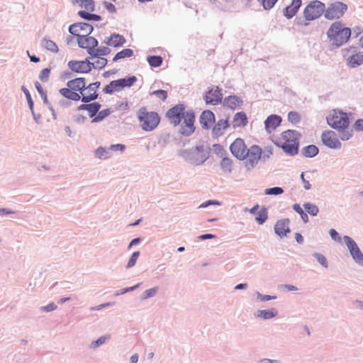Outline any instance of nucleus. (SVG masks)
<instances>
[{"mask_svg": "<svg viewBox=\"0 0 363 363\" xmlns=\"http://www.w3.org/2000/svg\"><path fill=\"white\" fill-rule=\"evenodd\" d=\"M67 65L72 71L77 73H89L91 70V62L88 59L82 61L71 60Z\"/></svg>", "mask_w": 363, "mask_h": 363, "instance_id": "14", "label": "nucleus"}, {"mask_svg": "<svg viewBox=\"0 0 363 363\" xmlns=\"http://www.w3.org/2000/svg\"><path fill=\"white\" fill-rule=\"evenodd\" d=\"M354 127L356 130H363V119H358L355 121Z\"/></svg>", "mask_w": 363, "mask_h": 363, "instance_id": "58", "label": "nucleus"}, {"mask_svg": "<svg viewBox=\"0 0 363 363\" xmlns=\"http://www.w3.org/2000/svg\"><path fill=\"white\" fill-rule=\"evenodd\" d=\"M137 116L141 128L147 132L155 130L160 122L157 113L148 111L145 108L139 109Z\"/></svg>", "mask_w": 363, "mask_h": 363, "instance_id": "4", "label": "nucleus"}, {"mask_svg": "<svg viewBox=\"0 0 363 363\" xmlns=\"http://www.w3.org/2000/svg\"><path fill=\"white\" fill-rule=\"evenodd\" d=\"M347 65L350 67H356L363 64V52H358L350 56L347 60Z\"/></svg>", "mask_w": 363, "mask_h": 363, "instance_id": "27", "label": "nucleus"}, {"mask_svg": "<svg viewBox=\"0 0 363 363\" xmlns=\"http://www.w3.org/2000/svg\"><path fill=\"white\" fill-rule=\"evenodd\" d=\"M157 291V287H154V288L150 289L148 290H146L145 291L144 298H147L151 296H153L154 295H155Z\"/></svg>", "mask_w": 363, "mask_h": 363, "instance_id": "54", "label": "nucleus"}, {"mask_svg": "<svg viewBox=\"0 0 363 363\" xmlns=\"http://www.w3.org/2000/svg\"><path fill=\"white\" fill-rule=\"evenodd\" d=\"M166 117L174 126L179 125L183 120L180 128V133L183 135L189 136L195 130L194 113L190 110L186 111L183 104H177L169 109L166 113Z\"/></svg>", "mask_w": 363, "mask_h": 363, "instance_id": "1", "label": "nucleus"}, {"mask_svg": "<svg viewBox=\"0 0 363 363\" xmlns=\"http://www.w3.org/2000/svg\"><path fill=\"white\" fill-rule=\"evenodd\" d=\"M210 204L220 205V203L218 202V201H206L205 203H203L200 206V207L201 208H205V207H207L208 206H209Z\"/></svg>", "mask_w": 363, "mask_h": 363, "instance_id": "61", "label": "nucleus"}, {"mask_svg": "<svg viewBox=\"0 0 363 363\" xmlns=\"http://www.w3.org/2000/svg\"><path fill=\"white\" fill-rule=\"evenodd\" d=\"M42 45L48 50L56 53L58 52V47L56 43L46 38H44L42 41Z\"/></svg>", "mask_w": 363, "mask_h": 363, "instance_id": "31", "label": "nucleus"}, {"mask_svg": "<svg viewBox=\"0 0 363 363\" xmlns=\"http://www.w3.org/2000/svg\"><path fill=\"white\" fill-rule=\"evenodd\" d=\"M22 89L26 96V99H27L28 103L30 106V108H32L33 106V102L32 101V99H31V96H30V94L28 90L26 88H25L24 86L22 87Z\"/></svg>", "mask_w": 363, "mask_h": 363, "instance_id": "55", "label": "nucleus"}, {"mask_svg": "<svg viewBox=\"0 0 363 363\" xmlns=\"http://www.w3.org/2000/svg\"><path fill=\"white\" fill-rule=\"evenodd\" d=\"M75 2L82 8H84L89 11H94V2L93 0H75Z\"/></svg>", "mask_w": 363, "mask_h": 363, "instance_id": "35", "label": "nucleus"}, {"mask_svg": "<svg viewBox=\"0 0 363 363\" xmlns=\"http://www.w3.org/2000/svg\"><path fill=\"white\" fill-rule=\"evenodd\" d=\"M327 122L334 129L340 130L346 129L350 125V118L347 113L333 110L327 118Z\"/></svg>", "mask_w": 363, "mask_h": 363, "instance_id": "5", "label": "nucleus"}, {"mask_svg": "<svg viewBox=\"0 0 363 363\" xmlns=\"http://www.w3.org/2000/svg\"><path fill=\"white\" fill-rule=\"evenodd\" d=\"M86 82L85 79L83 77L76 78L72 80H69L67 83V86L72 89L74 90L76 92L79 91V94H81V92L83 91L84 88H85Z\"/></svg>", "mask_w": 363, "mask_h": 363, "instance_id": "22", "label": "nucleus"}, {"mask_svg": "<svg viewBox=\"0 0 363 363\" xmlns=\"http://www.w3.org/2000/svg\"><path fill=\"white\" fill-rule=\"evenodd\" d=\"M140 255V252L139 251H137V252H134L131 256V257L130 258L128 262V264H127V268H130L132 267H133L135 263H136V261Z\"/></svg>", "mask_w": 363, "mask_h": 363, "instance_id": "49", "label": "nucleus"}, {"mask_svg": "<svg viewBox=\"0 0 363 363\" xmlns=\"http://www.w3.org/2000/svg\"><path fill=\"white\" fill-rule=\"evenodd\" d=\"M330 235L334 240H340V237L339 236L337 232L334 229H330L329 231Z\"/></svg>", "mask_w": 363, "mask_h": 363, "instance_id": "59", "label": "nucleus"}, {"mask_svg": "<svg viewBox=\"0 0 363 363\" xmlns=\"http://www.w3.org/2000/svg\"><path fill=\"white\" fill-rule=\"evenodd\" d=\"M248 121L247 116L243 112L237 113L233 121V128L243 127L247 125Z\"/></svg>", "mask_w": 363, "mask_h": 363, "instance_id": "26", "label": "nucleus"}, {"mask_svg": "<svg viewBox=\"0 0 363 363\" xmlns=\"http://www.w3.org/2000/svg\"><path fill=\"white\" fill-rule=\"evenodd\" d=\"M301 134L294 130L283 131L274 143L281 147L289 155H295L298 153Z\"/></svg>", "mask_w": 363, "mask_h": 363, "instance_id": "2", "label": "nucleus"}, {"mask_svg": "<svg viewBox=\"0 0 363 363\" xmlns=\"http://www.w3.org/2000/svg\"><path fill=\"white\" fill-rule=\"evenodd\" d=\"M267 219V211L265 208H262L257 213L255 220L259 224H262Z\"/></svg>", "mask_w": 363, "mask_h": 363, "instance_id": "38", "label": "nucleus"}, {"mask_svg": "<svg viewBox=\"0 0 363 363\" xmlns=\"http://www.w3.org/2000/svg\"><path fill=\"white\" fill-rule=\"evenodd\" d=\"M93 26L86 23H76L69 27V31L77 39L89 35L93 31Z\"/></svg>", "mask_w": 363, "mask_h": 363, "instance_id": "10", "label": "nucleus"}, {"mask_svg": "<svg viewBox=\"0 0 363 363\" xmlns=\"http://www.w3.org/2000/svg\"><path fill=\"white\" fill-rule=\"evenodd\" d=\"M325 6L320 1H311L304 9L303 15L306 20L313 21L319 18L325 12Z\"/></svg>", "mask_w": 363, "mask_h": 363, "instance_id": "7", "label": "nucleus"}, {"mask_svg": "<svg viewBox=\"0 0 363 363\" xmlns=\"http://www.w3.org/2000/svg\"><path fill=\"white\" fill-rule=\"evenodd\" d=\"M233 161L229 157H223L220 161V167L225 173H230L233 170Z\"/></svg>", "mask_w": 363, "mask_h": 363, "instance_id": "29", "label": "nucleus"}, {"mask_svg": "<svg viewBox=\"0 0 363 363\" xmlns=\"http://www.w3.org/2000/svg\"><path fill=\"white\" fill-rule=\"evenodd\" d=\"M295 238L298 243L301 244L303 241V238L302 235L300 233H296L295 234Z\"/></svg>", "mask_w": 363, "mask_h": 363, "instance_id": "64", "label": "nucleus"}, {"mask_svg": "<svg viewBox=\"0 0 363 363\" xmlns=\"http://www.w3.org/2000/svg\"><path fill=\"white\" fill-rule=\"evenodd\" d=\"M229 127V123L226 119L219 120L213 126L212 133L216 137H220L223 135L225 130Z\"/></svg>", "mask_w": 363, "mask_h": 363, "instance_id": "24", "label": "nucleus"}, {"mask_svg": "<svg viewBox=\"0 0 363 363\" xmlns=\"http://www.w3.org/2000/svg\"><path fill=\"white\" fill-rule=\"evenodd\" d=\"M288 121L291 123H298L301 121V116L298 112L290 111L287 116Z\"/></svg>", "mask_w": 363, "mask_h": 363, "instance_id": "44", "label": "nucleus"}, {"mask_svg": "<svg viewBox=\"0 0 363 363\" xmlns=\"http://www.w3.org/2000/svg\"><path fill=\"white\" fill-rule=\"evenodd\" d=\"M111 50L108 47H100L98 48H94V53H92L91 57H98V56H104L107 55L110 53Z\"/></svg>", "mask_w": 363, "mask_h": 363, "instance_id": "40", "label": "nucleus"}, {"mask_svg": "<svg viewBox=\"0 0 363 363\" xmlns=\"http://www.w3.org/2000/svg\"><path fill=\"white\" fill-rule=\"evenodd\" d=\"M199 121L203 128L209 129L215 122V116L211 111H203L200 116Z\"/></svg>", "mask_w": 363, "mask_h": 363, "instance_id": "19", "label": "nucleus"}, {"mask_svg": "<svg viewBox=\"0 0 363 363\" xmlns=\"http://www.w3.org/2000/svg\"><path fill=\"white\" fill-rule=\"evenodd\" d=\"M223 94L218 86L209 89L204 96V101L207 104L217 105L221 102Z\"/></svg>", "mask_w": 363, "mask_h": 363, "instance_id": "15", "label": "nucleus"}, {"mask_svg": "<svg viewBox=\"0 0 363 363\" xmlns=\"http://www.w3.org/2000/svg\"><path fill=\"white\" fill-rule=\"evenodd\" d=\"M321 139L323 144L330 148L338 149L341 147V143L336 133L333 130L324 131L321 135Z\"/></svg>", "mask_w": 363, "mask_h": 363, "instance_id": "12", "label": "nucleus"}, {"mask_svg": "<svg viewBox=\"0 0 363 363\" xmlns=\"http://www.w3.org/2000/svg\"><path fill=\"white\" fill-rule=\"evenodd\" d=\"M301 0H293L289 6H287L284 10V15L287 18H291L296 15L300 6Z\"/></svg>", "mask_w": 363, "mask_h": 363, "instance_id": "21", "label": "nucleus"}, {"mask_svg": "<svg viewBox=\"0 0 363 363\" xmlns=\"http://www.w3.org/2000/svg\"><path fill=\"white\" fill-rule=\"evenodd\" d=\"M79 47L86 50L87 52L91 55L94 53V50L98 45L97 40L91 36L87 35L77 39Z\"/></svg>", "mask_w": 363, "mask_h": 363, "instance_id": "16", "label": "nucleus"}, {"mask_svg": "<svg viewBox=\"0 0 363 363\" xmlns=\"http://www.w3.org/2000/svg\"><path fill=\"white\" fill-rule=\"evenodd\" d=\"M93 57L94 60L91 62V67H93L94 69H102L106 65L107 60L106 58L100 56Z\"/></svg>", "mask_w": 363, "mask_h": 363, "instance_id": "32", "label": "nucleus"}, {"mask_svg": "<svg viewBox=\"0 0 363 363\" xmlns=\"http://www.w3.org/2000/svg\"><path fill=\"white\" fill-rule=\"evenodd\" d=\"M262 149L257 145H252L248 149L247 165L252 167L257 164L261 157Z\"/></svg>", "mask_w": 363, "mask_h": 363, "instance_id": "17", "label": "nucleus"}, {"mask_svg": "<svg viewBox=\"0 0 363 363\" xmlns=\"http://www.w3.org/2000/svg\"><path fill=\"white\" fill-rule=\"evenodd\" d=\"M293 209L301 216V219L303 220V221L304 223L308 222V215L303 211V210L302 209V208L301 207V206L299 204H298V203L294 204Z\"/></svg>", "mask_w": 363, "mask_h": 363, "instance_id": "43", "label": "nucleus"}, {"mask_svg": "<svg viewBox=\"0 0 363 363\" xmlns=\"http://www.w3.org/2000/svg\"><path fill=\"white\" fill-rule=\"evenodd\" d=\"M125 43V40L123 35L119 34H113L111 35L107 43L113 47H118L123 45Z\"/></svg>", "mask_w": 363, "mask_h": 363, "instance_id": "28", "label": "nucleus"}, {"mask_svg": "<svg viewBox=\"0 0 363 363\" xmlns=\"http://www.w3.org/2000/svg\"><path fill=\"white\" fill-rule=\"evenodd\" d=\"M289 225V220L287 218L278 220L274 225L275 233L280 237L286 236L290 232Z\"/></svg>", "mask_w": 363, "mask_h": 363, "instance_id": "20", "label": "nucleus"}, {"mask_svg": "<svg viewBox=\"0 0 363 363\" xmlns=\"http://www.w3.org/2000/svg\"><path fill=\"white\" fill-rule=\"evenodd\" d=\"M315 257H316L317 260L318 261V262L322 265L324 267L327 268L328 267V263H327V259H326V257L321 255V254H318L316 253L315 255Z\"/></svg>", "mask_w": 363, "mask_h": 363, "instance_id": "52", "label": "nucleus"}, {"mask_svg": "<svg viewBox=\"0 0 363 363\" xmlns=\"http://www.w3.org/2000/svg\"><path fill=\"white\" fill-rule=\"evenodd\" d=\"M283 192L284 190L281 187H273L265 190V194L267 195H279Z\"/></svg>", "mask_w": 363, "mask_h": 363, "instance_id": "48", "label": "nucleus"}, {"mask_svg": "<svg viewBox=\"0 0 363 363\" xmlns=\"http://www.w3.org/2000/svg\"><path fill=\"white\" fill-rule=\"evenodd\" d=\"M277 314V311L275 309L272 310H260L258 311L257 316L264 319H269L274 318Z\"/></svg>", "mask_w": 363, "mask_h": 363, "instance_id": "36", "label": "nucleus"}, {"mask_svg": "<svg viewBox=\"0 0 363 363\" xmlns=\"http://www.w3.org/2000/svg\"><path fill=\"white\" fill-rule=\"evenodd\" d=\"M301 178L302 179V182L303 183V187L306 190H309L311 189V184L309 183V182L308 180H306L304 179V173L302 172L301 175Z\"/></svg>", "mask_w": 363, "mask_h": 363, "instance_id": "60", "label": "nucleus"}, {"mask_svg": "<svg viewBox=\"0 0 363 363\" xmlns=\"http://www.w3.org/2000/svg\"><path fill=\"white\" fill-rule=\"evenodd\" d=\"M225 102L231 108H235L239 101L236 96H228L225 99Z\"/></svg>", "mask_w": 363, "mask_h": 363, "instance_id": "45", "label": "nucleus"}, {"mask_svg": "<svg viewBox=\"0 0 363 363\" xmlns=\"http://www.w3.org/2000/svg\"><path fill=\"white\" fill-rule=\"evenodd\" d=\"M60 93L65 98L72 100V101H79L81 99V95L78 92H76L74 90L71 88H62L60 90Z\"/></svg>", "mask_w": 363, "mask_h": 363, "instance_id": "25", "label": "nucleus"}, {"mask_svg": "<svg viewBox=\"0 0 363 363\" xmlns=\"http://www.w3.org/2000/svg\"><path fill=\"white\" fill-rule=\"evenodd\" d=\"M137 79L135 76L120 79L118 80H114L110 82L108 84L105 86L103 89V91L105 94H111L115 92H118L123 90L125 87L131 86L135 82Z\"/></svg>", "mask_w": 363, "mask_h": 363, "instance_id": "6", "label": "nucleus"}, {"mask_svg": "<svg viewBox=\"0 0 363 363\" xmlns=\"http://www.w3.org/2000/svg\"><path fill=\"white\" fill-rule=\"evenodd\" d=\"M151 94L156 96L162 101H164L167 98V92L162 89L154 91Z\"/></svg>", "mask_w": 363, "mask_h": 363, "instance_id": "47", "label": "nucleus"}, {"mask_svg": "<svg viewBox=\"0 0 363 363\" xmlns=\"http://www.w3.org/2000/svg\"><path fill=\"white\" fill-rule=\"evenodd\" d=\"M352 135V131L345 130L341 133L340 138L342 140H348L351 138Z\"/></svg>", "mask_w": 363, "mask_h": 363, "instance_id": "57", "label": "nucleus"}, {"mask_svg": "<svg viewBox=\"0 0 363 363\" xmlns=\"http://www.w3.org/2000/svg\"><path fill=\"white\" fill-rule=\"evenodd\" d=\"M231 153L238 159L243 160L247 157L248 148L244 140L241 138H236L230 145Z\"/></svg>", "mask_w": 363, "mask_h": 363, "instance_id": "9", "label": "nucleus"}, {"mask_svg": "<svg viewBox=\"0 0 363 363\" xmlns=\"http://www.w3.org/2000/svg\"><path fill=\"white\" fill-rule=\"evenodd\" d=\"M113 111L111 108H106L102 111H99L97 115L92 118L91 123H98L104 120L106 117L108 116Z\"/></svg>", "mask_w": 363, "mask_h": 363, "instance_id": "33", "label": "nucleus"}, {"mask_svg": "<svg viewBox=\"0 0 363 363\" xmlns=\"http://www.w3.org/2000/svg\"><path fill=\"white\" fill-rule=\"evenodd\" d=\"M125 147L124 145L122 144H116V145H112L110 146V150L113 151H124Z\"/></svg>", "mask_w": 363, "mask_h": 363, "instance_id": "56", "label": "nucleus"}, {"mask_svg": "<svg viewBox=\"0 0 363 363\" xmlns=\"http://www.w3.org/2000/svg\"><path fill=\"white\" fill-rule=\"evenodd\" d=\"M78 15L86 20L99 21L101 20V16L96 14L89 13L85 11H79Z\"/></svg>", "mask_w": 363, "mask_h": 363, "instance_id": "37", "label": "nucleus"}, {"mask_svg": "<svg viewBox=\"0 0 363 363\" xmlns=\"http://www.w3.org/2000/svg\"><path fill=\"white\" fill-rule=\"evenodd\" d=\"M278 0H262V4L265 9H272Z\"/></svg>", "mask_w": 363, "mask_h": 363, "instance_id": "51", "label": "nucleus"}, {"mask_svg": "<svg viewBox=\"0 0 363 363\" xmlns=\"http://www.w3.org/2000/svg\"><path fill=\"white\" fill-rule=\"evenodd\" d=\"M147 61L151 67H157L162 63V58L160 56H150L147 58Z\"/></svg>", "mask_w": 363, "mask_h": 363, "instance_id": "42", "label": "nucleus"}, {"mask_svg": "<svg viewBox=\"0 0 363 363\" xmlns=\"http://www.w3.org/2000/svg\"><path fill=\"white\" fill-rule=\"evenodd\" d=\"M282 121L281 116L275 114L269 116L264 121L266 131L271 133L279 127Z\"/></svg>", "mask_w": 363, "mask_h": 363, "instance_id": "18", "label": "nucleus"}, {"mask_svg": "<svg viewBox=\"0 0 363 363\" xmlns=\"http://www.w3.org/2000/svg\"><path fill=\"white\" fill-rule=\"evenodd\" d=\"M110 339V335L102 336L96 341H93L91 344V347L95 348L104 344L107 340Z\"/></svg>", "mask_w": 363, "mask_h": 363, "instance_id": "46", "label": "nucleus"}, {"mask_svg": "<svg viewBox=\"0 0 363 363\" xmlns=\"http://www.w3.org/2000/svg\"><path fill=\"white\" fill-rule=\"evenodd\" d=\"M302 153L307 157H313L318 153V149L315 145H311L302 150Z\"/></svg>", "mask_w": 363, "mask_h": 363, "instance_id": "30", "label": "nucleus"}, {"mask_svg": "<svg viewBox=\"0 0 363 363\" xmlns=\"http://www.w3.org/2000/svg\"><path fill=\"white\" fill-rule=\"evenodd\" d=\"M56 308L57 306L54 303H50L49 305L44 307V309L48 312L54 311Z\"/></svg>", "mask_w": 363, "mask_h": 363, "instance_id": "62", "label": "nucleus"}, {"mask_svg": "<svg viewBox=\"0 0 363 363\" xmlns=\"http://www.w3.org/2000/svg\"><path fill=\"white\" fill-rule=\"evenodd\" d=\"M344 240L350 250L353 259L359 264H363V254L360 251L356 242L349 236H344Z\"/></svg>", "mask_w": 363, "mask_h": 363, "instance_id": "13", "label": "nucleus"}, {"mask_svg": "<svg viewBox=\"0 0 363 363\" xmlns=\"http://www.w3.org/2000/svg\"><path fill=\"white\" fill-rule=\"evenodd\" d=\"M303 207L307 211L308 213H309L311 216H316L318 213V208L311 203H306L303 204Z\"/></svg>", "mask_w": 363, "mask_h": 363, "instance_id": "41", "label": "nucleus"}, {"mask_svg": "<svg viewBox=\"0 0 363 363\" xmlns=\"http://www.w3.org/2000/svg\"><path fill=\"white\" fill-rule=\"evenodd\" d=\"M327 35L334 45L339 47L348 41L351 35L350 28H343L340 22L333 23L327 31Z\"/></svg>", "mask_w": 363, "mask_h": 363, "instance_id": "3", "label": "nucleus"}, {"mask_svg": "<svg viewBox=\"0 0 363 363\" xmlns=\"http://www.w3.org/2000/svg\"><path fill=\"white\" fill-rule=\"evenodd\" d=\"M216 236L212 234H204L199 236V238L201 240L211 239L214 238Z\"/></svg>", "mask_w": 363, "mask_h": 363, "instance_id": "63", "label": "nucleus"}, {"mask_svg": "<svg viewBox=\"0 0 363 363\" xmlns=\"http://www.w3.org/2000/svg\"><path fill=\"white\" fill-rule=\"evenodd\" d=\"M101 108V104L98 102H94L88 104H82L78 107L79 110H86L90 118H94Z\"/></svg>", "mask_w": 363, "mask_h": 363, "instance_id": "23", "label": "nucleus"}, {"mask_svg": "<svg viewBox=\"0 0 363 363\" xmlns=\"http://www.w3.org/2000/svg\"><path fill=\"white\" fill-rule=\"evenodd\" d=\"M133 55V50L130 48H125L118 52L115 57H113V61H117L118 60L125 59L127 57H130Z\"/></svg>", "mask_w": 363, "mask_h": 363, "instance_id": "34", "label": "nucleus"}, {"mask_svg": "<svg viewBox=\"0 0 363 363\" xmlns=\"http://www.w3.org/2000/svg\"><path fill=\"white\" fill-rule=\"evenodd\" d=\"M100 85L101 83L99 82H96L94 83L89 84L87 86H85V88H84L80 94V99H82V101L87 103L97 99V89Z\"/></svg>", "mask_w": 363, "mask_h": 363, "instance_id": "11", "label": "nucleus"}, {"mask_svg": "<svg viewBox=\"0 0 363 363\" xmlns=\"http://www.w3.org/2000/svg\"><path fill=\"white\" fill-rule=\"evenodd\" d=\"M347 6L340 1L334 2L325 9V17L329 20L338 19L343 16Z\"/></svg>", "mask_w": 363, "mask_h": 363, "instance_id": "8", "label": "nucleus"}, {"mask_svg": "<svg viewBox=\"0 0 363 363\" xmlns=\"http://www.w3.org/2000/svg\"><path fill=\"white\" fill-rule=\"evenodd\" d=\"M50 73V69L48 68L43 69L39 75V78L42 82H47L48 80Z\"/></svg>", "mask_w": 363, "mask_h": 363, "instance_id": "50", "label": "nucleus"}, {"mask_svg": "<svg viewBox=\"0 0 363 363\" xmlns=\"http://www.w3.org/2000/svg\"><path fill=\"white\" fill-rule=\"evenodd\" d=\"M95 155L101 160H105L111 157V154L108 150L102 147H99L96 149L95 151Z\"/></svg>", "mask_w": 363, "mask_h": 363, "instance_id": "39", "label": "nucleus"}, {"mask_svg": "<svg viewBox=\"0 0 363 363\" xmlns=\"http://www.w3.org/2000/svg\"><path fill=\"white\" fill-rule=\"evenodd\" d=\"M35 86L36 89L38 90V91L39 92V94H40L41 97L44 99V101H46L47 96H46L45 93L44 92L41 84L38 82H36L35 83Z\"/></svg>", "mask_w": 363, "mask_h": 363, "instance_id": "53", "label": "nucleus"}]
</instances>
